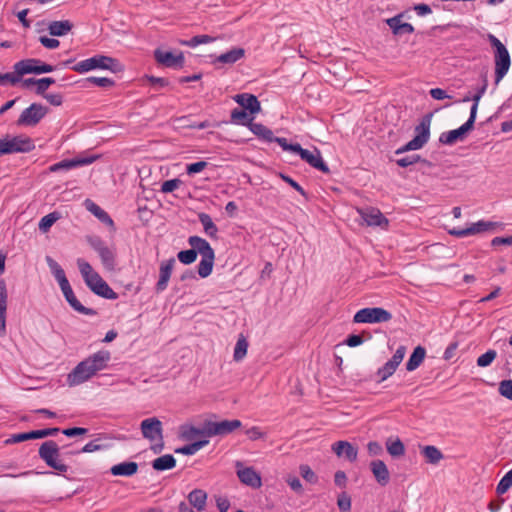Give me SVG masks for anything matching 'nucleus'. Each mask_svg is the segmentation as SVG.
I'll use <instances>...</instances> for the list:
<instances>
[{"instance_id":"1","label":"nucleus","mask_w":512,"mask_h":512,"mask_svg":"<svg viewBox=\"0 0 512 512\" xmlns=\"http://www.w3.org/2000/svg\"><path fill=\"white\" fill-rule=\"evenodd\" d=\"M77 266L86 285L92 292L109 300H115L118 297L117 293L93 270L92 266L87 261L79 258L77 260Z\"/></svg>"},{"instance_id":"2","label":"nucleus","mask_w":512,"mask_h":512,"mask_svg":"<svg viewBox=\"0 0 512 512\" xmlns=\"http://www.w3.org/2000/svg\"><path fill=\"white\" fill-rule=\"evenodd\" d=\"M71 69L78 73H86L95 69L109 70L112 73H120L124 71V65L116 58L98 54L80 61L72 66Z\"/></svg>"},{"instance_id":"3","label":"nucleus","mask_w":512,"mask_h":512,"mask_svg":"<svg viewBox=\"0 0 512 512\" xmlns=\"http://www.w3.org/2000/svg\"><path fill=\"white\" fill-rule=\"evenodd\" d=\"M487 40L494 49L495 84L507 74L511 65V57L506 46L493 34H487Z\"/></svg>"},{"instance_id":"4","label":"nucleus","mask_w":512,"mask_h":512,"mask_svg":"<svg viewBox=\"0 0 512 512\" xmlns=\"http://www.w3.org/2000/svg\"><path fill=\"white\" fill-rule=\"evenodd\" d=\"M433 113L425 114L420 123L415 127V137L395 151L396 155H400L407 151L418 150L422 148L429 140L430 137V125L432 121Z\"/></svg>"},{"instance_id":"5","label":"nucleus","mask_w":512,"mask_h":512,"mask_svg":"<svg viewBox=\"0 0 512 512\" xmlns=\"http://www.w3.org/2000/svg\"><path fill=\"white\" fill-rule=\"evenodd\" d=\"M34 149V140L25 135H7L0 139V157L13 153H28Z\"/></svg>"},{"instance_id":"6","label":"nucleus","mask_w":512,"mask_h":512,"mask_svg":"<svg viewBox=\"0 0 512 512\" xmlns=\"http://www.w3.org/2000/svg\"><path fill=\"white\" fill-rule=\"evenodd\" d=\"M39 457L54 470L64 473L67 472L68 466L60 459V449L58 444L53 440L43 442L38 450Z\"/></svg>"},{"instance_id":"7","label":"nucleus","mask_w":512,"mask_h":512,"mask_svg":"<svg viewBox=\"0 0 512 512\" xmlns=\"http://www.w3.org/2000/svg\"><path fill=\"white\" fill-rule=\"evenodd\" d=\"M357 213L360 216L359 224L361 226L380 228L382 230H388L389 220L384 214L376 207L366 206L356 208Z\"/></svg>"},{"instance_id":"8","label":"nucleus","mask_w":512,"mask_h":512,"mask_svg":"<svg viewBox=\"0 0 512 512\" xmlns=\"http://www.w3.org/2000/svg\"><path fill=\"white\" fill-rule=\"evenodd\" d=\"M87 242L99 255L103 267L108 271H113L116 266L115 248L107 246L98 236L88 237Z\"/></svg>"},{"instance_id":"9","label":"nucleus","mask_w":512,"mask_h":512,"mask_svg":"<svg viewBox=\"0 0 512 512\" xmlns=\"http://www.w3.org/2000/svg\"><path fill=\"white\" fill-rule=\"evenodd\" d=\"M56 66L44 63L36 58L23 59L14 65V73L20 78L25 74H44L53 72Z\"/></svg>"},{"instance_id":"10","label":"nucleus","mask_w":512,"mask_h":512,"mask_svg":"<svg viewBox=\"0 0 512 512\" xmlns=\"http://www.w3.org/2000/svg\"><path fill=\"white\" fill-rule=\"evenodd\" d=\"M392 319V314L381 307L363 308L353 317L355 323H384Z\"/></svg>"},{"instance_id":"11","label":"nucleus","mask_w":512,"mask_h":512,"mask_svg":"<svg viewBox=\"0 0 512 512\" xmlns=\"http://www.w3.org/2000/svg\"><path fill=\"white\" fill-rule=\"evenodd\" d=\"M49 108L39 103H32L20 114L16 124L18 126H35L48 113Z\"/></svg>"},{"instance_id":"12","label":"nucleus","mask_w":512,"mask_h":512,"mask_svg":"<svg viewBox=\"0 0 512 512\" xmlns=\"http://www.w3.org/2000/svg\"><path fill=\"white\" fill-rule=\"evenodd\" d=\"M153 57L158 65L166 68L182 69L185 64V57L182 51L178 54H174L171 51H164L161 48H157L153 51Z\"/></svg>"},{"instance_id":"13","label":"nucleus","mask_w":512,"mask_h":512,"mask_svg":"<svg viewBox=\"0 0 512 512\" xmlns=\"http://www.w3.org/2000/svg\"><path fill=\"white\" fill-rule=\"evenodd\" d=\"M242 423L240 420H223L220 422H206L203 427V432L205 435L212 437L216 435H227L234 430L240 428Z\"/></svg>"},{"instance_id":"14","label":"nucleus","mask_w":512,"mask_h":512,"mask_svg":"<svg viewBox=\"0 0 512 512\" xmlns=\"http://www.w3.org/2000/svg\"><path fill=\"white\" fill-rule=\"evenodd\" d=\"M475 122L469 119L459 128L443 132L439 137V142L444 145H453L458 141H463L467 135L474 129Z\"/></svg>"},{"instance_id":"15","label":"nucleus","mask_w":512,"mask_h":512,"mask_svg":"<svg viewBox=\"0 0 512 512\" xmlns=\"http://www.w3.org/2000/svg\"><path fill=\"white\" fill-rule=\"evenodd\" d=\"M405 354L406 347L399 346L395 351L394 355L392 356V358L388 360L381 368L378 369L377 375L380 378V382L385 381L395 373L396 369L403 361Z\"/></svg>"},{"instance_id":"16","label":"nucleus","mask_w":512,"mask_h":512,"mask_svg":"<svg viewBox=\"0 0 512 512\" xmlns=\"http://www.w3.org/2000/svg\"><path fill=\"white\" fill-rule=\"evenodd\" d=\"M95 375L86 359L80 362L67 376L69 386H77L92 378Z\"/></svg>"},{"instance_id":"17","label":"nucleus","mask_w":512,"mask_h":512,"mask_svg":"<svg viewBox=\"0 0 512 512\" xmlns=\"http://www.w3.org/2000/svg\"><path fill=\"white\" fill-rule=\"evenodd\" d=\"M237 476L239 480L252 488H260L262 486L261 476L252 467H244L243 463L236 461Z\"/></svg>"},{"instance_id":"18","label":"nucleus","mask_w":512,"mask_h":512,"mask_svg":"<svg viewBox=\"0 0 512 512\" xmlns=\"http://www.w3.org/2000/svg\"><path fill=\"white\" fill-rule=\"evenodd\" d=\"M296 154L299 155L300 158L303 161H305L306 163H308L311 167H313L323 173L329 172V167L324 162V160L321 156V153L318 149L315 148L314 151H310V150L304 149V148H302V146H300V148Z\"/></svg>"},{"instance_id":"19","label":"nucleus","mask_w":512,"mask_h":512,"mask_svg":"<svg viewBox=\"0 0 512 512\" xmlns=\"http://www.w3.org/2000/svg\"><path fill=\"white\" fill-rule=\"evenodd\" d=\"M496 226H497V223H495V222L480 220L476 223L471 224L467 228H464V229L453 228V229H450L448 232L450 235L461 238V237H466L469 235H475L478 233H482V232H485L488 230H492Z\"/></svg>"},{"instance_id":"20","label":"nucleus","mask_w":512,"mask_h":512,"mask_svg":"<svg viewBox=\"0 0 512 512\" xmlns=\"http://www.w3.org/2000/svg\"><path fill=\"white\" fill-rule=\"evenodd\" d=\"M141 431L145 438L150 441L162 442V423L159 419L152 417L141 422Z\"/></svg>"},{"instance_id":"21","label":"nucleus","mask_w":512,"mask_h":512,"mask_svg":"<svg viewBox=\"0 0 512 512\" xmlns=\"http://www.w3.org/2000/svg\"><path fill=\"white\" fill-rule=\"evenodd\" d=\"M97 158H100V155L98 156H77L73 159H64L58 163L53 164L50 166L49 170L51 172H58V171H67L72 168L88 165L93 163Z\"/></svg>"},{"instance_id":"22","label":"nucleus","mask_w":512,"mask_h":512,"mask_svg":"<svg viewBox=\"0 0 512 512\" xmlns=\"http://www.w3.org/2000/svg\"><path fill=\"white\" fill-rule=\"evenodd\" d=\"M233 100L240 105L241 110L249 112L252 116H255L261 111V103L254 94H236L233 96Z\"/></svg>"},{"instance_id":"23","label":"nucleus","mask_w":512,"mask_h":512,"mask_svg":"<svg viewBox=\"0 0 512 512\" xmlns=\"http://www.w3.org/2000/svg\"><path fill=\"white\" fill-rule=\"evenodd\" d=\"M66 301L69 303V305L77 312L84 314V315H94L95 311L91 308H86L83 306L78 299L76 298L72 287L70 283L60 287Z\"/></svg>"},{"instance_id":"24","label":"nucleus","mask_w":512,"mask_h":512,"mask_svg":"<svg viewBox=\"0 0 512 512\" xmlns=\"http://www.w3.org/2000/svg\"><path fill=\"white\" fill-rule=\"evenodd\" d=\"M174 265V258H171L161 263L159 268V280L156 284L157 292H162L167 288Z\"/></svg>"},{"instance_id":"25","label":"nucleus","mask_w":512,"mask_h":512,"mask_svg":"<svg viewBox=\"0 0 512 512\" xmlns=\"http://www.w3.org/2000/svg\"><path fill=\"white\" fill-rule=\"evenodd\" d=\"M332 451L338 456H344L350 462L357 459L358 450L351 443L347 441H337L332 445Z\"/></svg>"},{"instance_id":"26","label":"nucleus","mask_w":512,"mask_h":512,"mask_svg":"<svg viewBox=\"0 0 512 512\" xmlns=\"http://www.w3.org/2000/svg\"><path fill=\"white\" fill-rule=\"evenodd\" d=\"M371 472L381 486H386L390 481V473L387 465L382 460H374L370 463Z\"/></svg>"},{"instance_id":"27","label":"nucleus","mask_w":512,"mask_h":512,"mask_svg":"<svg viewBox=\"0 0 512 512\" xmlns=\"http://www.w3.org/2000/svg\"><path fill=\"white\" fill-rule=\"evenodd\" d=\"M110 358L111 354L109 351L101 350L86 358V361L93 372L96 374L97 372L107 367V363L109 362Z\"/></svg>"},{"instance_id":"28","label":"nucleus","mask_w":512,"mask_h":512,"mask_svg":"<svg viewBox=\"0 0 512 512\" xmlns=\"http://www.w3.org/2000/svg\"><path fill=\"white\" fill-rule=\"evenodd\" d=\"M188 243L194 250H196V254H200L202 258L215 257L213 248L205 239L199 236H190Z\"/></svg>"},{"instance_id":"29","label":"nucleus","mask_w":512,"mask_h":512,"mask_svg":"<svg viewBox=\"0 0 512 512\" xmlns=\"http://www.w3.org/2000/svg\"><path fill=\"white\" fill-rule=\"evenodd\" d=\"M8 292L4 280H0V336L6 333V311Z\"/></svg>"},{"instance_id":"30","label":"nucleus","mask_w":512,"mask_h":512,"mask_svg":"<svg viewBox=\"0 0 512 512\" xmlns=\"http://www.w3.org/2000/svg\"><path fill=\"white\" fill-rule=\"evenodd\" d=\"M138 471V464L133 461H125L113 465L110 468V473L113 476L131 477Z\"/></svg>"},{"instance_id":"31","label":"nucleus","mask_w":512,"mask_h":512,"mask_svg":"<svg viewBox=\"0 0 512 512\" xmlns=\"http://www.w3.org/2000/svg\"><path fill=\"white\" fill-rule=\"evenodd\" d=\"M74 25L70 20L52 21L48 25V31L51 36L62 37L67 35Z\"/></svg>"},{"instance_id":"32","label":"nucleus","mask_w":512,"mask_h":512,"mask_svg":"<svg viewBox=\"0 0 512 512\" xmlns=\"http://www.w3.org/2000/svg\"><path fill=\"white\" fill-rule=\"evenodd\" d=\"M245 49L233 47L231 50L219 55L214 62L232 65L245 56Z\"/></svg>"},{"instance_id":"33","label":"nucleus","mask_w":512,"mask_h":512,"mask_svg":"<svg viewBox=\"0 0 512 512\" xmlns=\"http://www.w3.org/2000/svg\"><path fill=\"white\" fill-rule=\"evenodd\" d=\"M426 356V350L422 346H417L412 354L410 355L407 363H406V369L407 371L411 372L416 370L424 361Z\"/></svg>"},{"instance_id":"34","label":"nucleus","mask_w":512,"mask_h":512,"mask_svg":"<svg viewBox=\"0 0 512 512\" xmlns=\"http://www.w3.org/2000/svg\"><path fill=\"white\" fill-rule=\"evenodd\" d=\"M253 119L254 116L245 110H241L240 108H234L231 111L230 122L233 124H239L249 128L250 124L253 122Z\"/></svg>"},{"instance_id":"35","label":"nucleus","mask_w":512,"mask_h":512,"mask_svg":"<svg viewBox=\"0 0 512 512\" xmlns=\"http://www.w3.org/2000/svg\"><path fill=\"white\" fill-rule=\"evenodd\" d=\"M188 501L198 511H203L206 507L207 493L201 489H194L189 493Z\"/></svg>"},{"instance_id":"36","label":"nucleus","mask_w":512,"mask_h":512,"mask_svg":"<svg viewBox=\"0 0 512 512\" xmlns=\"http://www.w3.org/2000/svg\"><path fill=\"white\" fill-rule=\"evenodd\" d=\"M249 130L253 134H255L259 139L267 143H272V138L274 136L273 131L266 127L265 125L261 123L252 122V124H250Z\"/></svg>"},{"instance_id":"37","label":"nucleus","mask_w":512,"mask_h":512,"mask_svg":"<svg viewBox=\"0 0 512 512\" xmlns=\"http://www.w3.org/2000/svg\"><path fill=\"white\" fill-rule=\"evenodd\" d=\"M176 466V460L175 458L170 455H162L152 462L153 469L157 471H164V470H170Z\"/></svg>"},{"instance_id":"38","label":"nucleus","mask_w":512,"mask_h":512,"mask_svg":"<svg viewBox=\"0 0 512 512\" xmlns=\"http://www.w3.org/2000/svg\"><path fill=\"white\" fill-rule=\"evenodd\" d=\"M199 221L203 226L205 233L211 238H217L218 229L211 217L206 213L199 214Z\"/></svg>"},{"instance_id":"39","label":"nucleus","mask_w":512,"mask_h":512,"mask_svg":"<svg viewBox=\"0 0 512 512\" xmlns=\"http://www.w3.org/2000/svg\"><path fill=\"white\" fill-rule=\"evenodd\" d=\"M422 454L427 460V462L432 464L438 463L443 458V454L441 453V451L437 447L432 445L425 446L422 449Z\"/></svg>"},{"instance_id":"40","label":"nucleus","mask_w":512,"mask_h":512,"mask_svg":"<svg viewBox=\"0 0 512 512\" xmlns=\"http://www.w3.org/2000/svg\"><path fill=\"white\" fill-rule=\"evenodd\" d=\"M215 257H203L198 264V274L202 278L208 277L213 270Z\"/></svg>"},{"instance_id":"41","label":"nucleus","mask_w":512,"mask_h":512,"mask_svg":"<svg viewBox=\"0 0 512 512\" xmlns=\"http://www.w3.org/2000/svg\"><path fill=\"white\" fill-rule=\"evenodd\" d=\"M248 342L243 335H240L234 349L233 358L235 361H241L247 354Z\"/></svg>"},{"instance_id":"42","label":"nucleus","mask_w":512,"mask_h":512,"mask_svg":"<svg viewBox=\"0 0 512 512\" xmlns=\"http://www.w3.org/2000/svg\"><path fill=\"white\" fill-rule=\"evenodd\" d=\"M396 164L400 167H403V168H406L412 164H415V163H418V162H421L423 163L424 165H428L430 166L431 163L425 159H421V157L418 155V154H412V155H408V156H405V157H402V158H398L395 160Z\"/></svg>"},{"instance_id":"43","label":"nucleus","mask_w":512,"mask_h":512,"mask_svg":"<svg viewBox=\"0 0 512 512\" xmlns=\"http://www.w3.org/2000/svg\"><path fill=\"white\" fill-rule=\"evenodd\" d=\"M208 444L207 440H201L197 441L188 445H185L181 448L176 449V453H180L183 455H194L197 453L200 449H202L204 446Z\"/></svg>"},{"instance_id":"44","label":"nucleus","mask_w":512,"mask_h":512,"mask_svg":"<svg viewBox=\"0 0 512 512\" xmlns=\"http://www.w3.org/2000/svg\"><path fill=\"white\" fill-rule=\"evenodd\" d=\"M214 40H215V38H213L212 36L203 34V35H196V36L192 37L190 40H180L179 43L184 46L195 47L200 44L211 43Z\"/></svg>"},{"instance_id":"45","label":"nucleus","mask_w":512,"mask_h":512,"mask_svg":"<svg viewBox=\"0 0 512 512\" xmlns=\"http://www.w3.org/2000/svg\"><path fill=\"white\" fill-rule=\"evenodd\" d=\"M386 447L388 453L393 457H400L405 453L404 444L399 438H397L395 441H387Z\"/></svg>"},{"instance_id":"46","label":"nucleus","mask_w":512,"mask_h":512,"mask_svg":"<svg viewBox=\"0 0 512 512\" xmlns=\"http://www.w3.org/2000/svg\"><path fill=\"white\" fill-rule=\"evenodd\" d=\"M405 13L406 12H401L385 20V23L390 27L395 36H401V20L405 16Z\"/></svg>"},{"instance_id":"47","label":"nucleus","mask_w":512,"mask_h":512,"mask_svg":"<svg viewBox=\"0 0 512 512\" xmlns=\"http://www.w3.org/2000/svg\"><path fill=\"white\" fill-rule=\"evenodd\" d=\"M59 217L60 216L57 212H52L45 215L39 222V229L42 232H47L50 227L59 219Z\"/></svg>"},{"instance_id":"48","label":"nucleus","mask_w":512,"mask_h":512,"mask_svg":"<svg viewBox=\"0 0 512 512\" xmlns=\"http://www.w3.org/2000/svg\"><path fill=\"white\" fill-rule=\"evenodd\" d=\"M85 82L96 85L98 87H102V88H110L115 85V81L113 79L107 78V77L91 76V77L86 78Z\"/></svg>"},{"instance_id":"49","label":"nucleus","mask_w":512,"mask_h":512,"mask_svg":"<svg viewBox=\"0 0 512 512\" xmlns=\"http://www.w3.org/2000/svg\"><path fill=\"white\" fill-rule=\"evenodd\" d=\"M55 82H56L55 79L52 77H44V78L37 79V86L35 89V93L37 95L43 96L44 94L47 93L46 92L47 89L51 85H53Z\"/></svg>"},{"instance_id":"50","label":"nucleus","mask_w":512,"mask_h":512,"mask_svg":"<svg viewBox=\"0 0 512 512\" xmlns=\"http://www.w3.org/2000/svg\"><path fill=\"white\" fill-rule=\"evenodd\" d=\"M496 357L497 352L493 349H490L477 358V365L479 367H487L492 364Z\"/></svg>"},{"instance_id":"51","label":"nucleus","mask_w":512,"mask_h":512,"mask_svg":"<svg viewBox=\"0 0 512 512\" xmlns=\"http://www.w3.org/2000/svg\"><path fill=\"white\" fill-rule=\"evenodd\" d=\"M272 142L278 143L284 151H290L294 154H296L300 148L299 143H288L286 138L276 137L273 136Z\"/></svg>"},{"instance_id":"52","label":"nucleus","mask_w":512,"mask_h":512,"mask_svg":"<svg viewBox=\"0 0 512 512\" xmlns=\"http://www.w3.org/2000/svg\"><path fill=\"white\" fill-rule=\"evenodd\" d=\"M299 472L303 479L306 480L307 482L311 484H316L318 482V476L310 468V466L306 464L300 465Z\"/></svg>"},{"instance_id":"53","label":"nucleus","mask_w":512,"mask_h":512,"mask_svg":"<svg viewBox=\"0 0 512 512\" xmlns=\"http://www.w3.org/2000/svg\"><path fill=\"white\" fill-rule=\"evenodd\" d=\"M177 257L181 263L186 264V265L191 264V263L195 262V260L197 258L196 250L191 248L189 250L180 251L178 253Z\"/></svg>"},{"instance_id":"54","label":"nucleus","mask_w":512,"mask_h":512,"mask_svg":"<svg viewBox=\"0 0 512 512\" xmlns=\"http://www.w3.org/2000/svg\"><path fill=\"white\" fill-rule=\"evenodd\" d=\"M337 506L341 512H350L351 497L346 492L340 493L337 498Z\"/></svg>"},{"instance_id":"55","label":"nucleus","mask_w":512,"mask_h":512,"mask_svg":"<svg viewBox=\"0 0 512 512\" xmlns=\"http://www.w3.org/2000/svg\"><path fill=\"white\" fill-rule=\"evenodd\" d=\"M181 183H182V181L178 178L166 180L161 184L159 192H162V193L173 192L174 190H176L180 187Z\"/></svg>"},{"instance_id":"56","label":"nucleus","mask_w":512,"mask_h":512,"mask_svg":"<svg viewBox=\"0 0 512 512\" xmlns=\"http://www.w3.org/2000/svg\"><path fill=\"white\" fill-rule=\"evenodd\" d=\"M201 434H204L203 429L200 430L194 426H189V425H184L181 427V436L186 440H190L194 436H198Z\"/></svg>"},{"instance_id":"57","label":"nucleus","mask_w":512,"mask_h":512,"mask_svg":"<svg viewBox=\"0 0 512 512\" xmlns=\"http://www.w3.org/2000/svg\"><path fill=\"white\" fill-rule=\"evenodd\" d=\"M84 205L88 211H90L96 218H98V220L102 218V215L107 213L90 199H86Z\"/></svg>"},{"instance_id":"58","label":"nucleus","mask_w":512,"mask_h":512,"mask_svg":"<svg viewBox=\"0 0 512 512\" xmlns=\"http://www.w3.org/2000/svg\"><path fill=\"white\" fill-rule=\"evenodd\" d=\"M499 393L509 399L512 400V380H503L499 383Z\"/></svg>"},{"instance_id":"59","label":"nucleus","mask_w":512,"mask_h":512,"mask_svg":"<svg viewBox=\"0 0 512 512\" xmlns=\"http://www.w3.org/2000/svg\"><path fill=\"white\" fill-rule=\"evenodd\" d=\"M27 440H32L30 431L11 435V437L5 440V444H15Z\"/></svg>"},{"instance_id":"60","label":"nucleus","mask_w":512,"mask_h":512,"mask_svg":"<svg viewBox=\"0 0 512 512\" xmlns=\"http://www.w3.org/2000/svg\"><path fill=\"white\" fill-rule=\"evenodd\" d=\"M208 166V162L206 161H198L194 163H190L186 166V172L188 175H194L196 173L201 172Z\"/></svg>"},{"instance_id":"61","label":"nucleus","mask_w":512,"mask_h":512,"mask_svg":"<svg viewBox=\"0 0 512 512\" xmlns=\"http://www.w3.org/2000/svg\"><path fill=\"white\" fill-rule=\"evenodd\" d=\"M512 487V482L510 480V478H508V476L505 474L501 480L499 481L497 487H496V492L498 495H503L505 494L510 488Z\"/></svg>"},{"instance_id":"62","label":"nucleus","mask_w":512,"mask_h":512,"mask_svg":"<svg viewBox=\"0 0 512 512\" xmlns=\"http://www.w3.org/2000/svg\"><path fill=\"white\" fill-rule=\"evenodd\" d=\"M143 78L146 79L152 86L167 87L170 85V81L167 78L156 77L152 75H145Z\"/></svg>"},{"instance_id":"63","label":"nucleus","mask_w":512,"mask_h":512,"mask_svg":"<svg viewBox=\"0 0 512 512\" xmlns=\"http://www.w3.org/2000/svg\"><path fill=\"white\" fill-rule=\"evenodd\" d=\"M42 97L53 106H60L63 103V96L60 93H46Z\"/></svg>"},{"instance_id":"64","label":"nucleus","mask_w":512,"mask_h":512,"mask_svg":"<svg viewBox=\"0 0 512 512\" xmlns=\"http://www.w3.org/2000/svg\"><path fill=\"white\" fill-rule=\"evenodd\" d=\"M287 484L290 488L298 494L303 493V486L300 480L295 476H288L286 479Z\"/></svg>"}]
</instances>
